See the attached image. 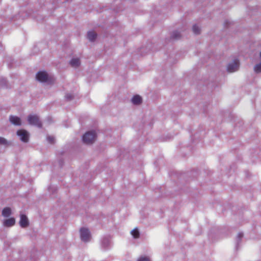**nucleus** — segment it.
Segmentation results:
<instances>
[{"label":"nucleus","instance_id":"obj_3","mask_svg":"<svg viewBox=\"0 0 261 261\" xmlns=\"http://www.w3.org/2000/svg\"><path fill=\"white\" fill-rule=\"evenodd\" d=\"M81 239L84 242H88L90 239V233L89 230L85 228L80 229Z\"/></svg>","mask_w":261,"mask_h":261},{"label":"nucleus","instance_id":"obj_10","mask_svg":"<svg viewBox=\"0 0 261 261\" xmlns=\"http://www.w3.org/2000/svg\"><path fill=\"white\" fill-rule=\"evenodd\" d=\"M142 101L141 97L138 95H135L132 99V101L134 105H140Z\"/></svg>","mask_w":261,"mask_h":261},{"label":"nucleus","instance_id":"obj_2","mask_svg":"<svg viewBox=\"0 0 261 261\" xmlns=\"http://www.w3.org/2000/svg\"><path fill=\"white\" fill-rule=\"evenodd\" d=\"M96 134L94 131L86 133L83 136V141L86 144H92L95 140Z\"/></svg>","mask_w":261,"mask_h":261},{"label":"nucleus","instance_id":"obj_15","mask_svg":"<svg viewBox=\"0 0 261 261\" xmlns=\"http://www.w3.org/2000/svg\"><path fill=\"white\" fill-rule=\"evenodd\" d=\"M192 29L193 33L196 35L199 34L200 32V28L196 25H193Z\"/></svg>","mask_w":261,"mask_h":261},{"label":"nucleus","instance_id":"obj_9","mask_svg":"<svg viewBox=\"0 0 261 261\" xmlns=\"http://www.w3.org/2000/svg\"><path fill=\"white\" fill-rule=\"evenodd\" d=\"M15 220L13 218L8 219L4 222V225L7 227L12 226L15 224Z\"/></svg>","mask_w":261,"mask_h":261},{"label":"nucleus","instance_id":"obj_5","mask_svg":"<svg viewBox=\"0 0 261 261\" xmlns=\"http://www.w3.org/2000/svg\"><path fill=\"white\" fill-rule=\"evenodd\" d=\"M239 61L235 59L232 63H229L227 66V71L229 72H233L238 70L239 67Z\"/></svg>","mask_w":261,"mask_h":261},{"label":"nucleus","instance_id":"obj_13","mask_svg":"<svg viewBox=\"0 0 261 261\" xmlns=\"http://www.w3.org/2000/svg\"><path fill=\"white\" fill-rule=\"evenodd\" d=\"M11 214V210L9 207H5L2 211V215L3 216L7 217H9Z\"/></svg>","mask_w":261,"mask_h":261},{"label":"nucleus","instance_id":"obj_8","mask_svg":"<svg viewBox=\"0 0 261 261\" xmlns=\"http://www.w3.org/2000/svg\"><path fill=\"white\" fill-rule=\"evenodd\" d=\"M9 119L11 123L14 125H20L21 124V120L18 117L11 116Z\"/></svg>","mask_w":261,"mask_h":261},{"label":"nucleus","instance_id":"obj_17","mask_svg":"<svg viewBox=\"0 0 261 261\" xmlns=\"http://www.w3.org/2000/svg\"><path fill=\"white\" fill-rule=\"evenodd\" d=\"M180 36V34L178 32H174L172 35V37L174 39H178Z\"/></svg>","mask_w":261,"mask_h":261},{"label":"nucleus","instance_id":"obj_6","mask_svg":"<svg viewBox=\"0 0 261 261\" xmlns=\"http://www.w3.org/2000/svg\"><path fill=\"white\" fill-rule=\"evenodd\" d=\"M17 135L20 137V140L24 142H28L29 141V135L28 132L23 129L18 130Z\"/></svg>","mask_w":261,"mask_h":261},{"label":"nucleus","instance_id":"obj_21","mask_svg":"<svg viewBox=\"0 0 261 261\" xmlns=\"http://www.w3.org/2000/svg\"><path fill=\"white\" fill-rule=\"evenodd\" d=\"M65 97L67 100H70L72 99L73 96L70 94H67L66 95Z\"/></svg>","mask_w":261,"mask_h":261},{"label":"nucleus","instance_id":"obj_14","mask_svg":"<svg viewBox=\"0 0 261 261\" xmlns=\"http://www.w3.org/2000/svg\"><path fill=\"white\" fill-rule=\"evenodd\" d=\"M131 234L135 239H137L140 236V233L137 228H135L131 231Z\"/></svg>","mask_w":261,"mask_h":261},{"label":"nucleus","instance_id":"obj_19","mask_svg":"<svg viewBox=\"0 0 261 261\" xmlns=\"http://www.w3.org/2000/svg\"><path fill=\"white\" fill-rule=\"evenodd\" d=\"M7 141L5 139L2 137H0V144H6Z\"/></svg>","mask_w":261,"mask_h":261},{"label":"nucleus","instance_id":"obj_20","mask_svg":"<svg viewBox=\"0 0 261 261\" xmlns=\"http://www.w3.org/2000/svg\"><path fill=\"white\" fill-rule=\"evenodd\" d=\"M138 261H150V260L146 257H141L138 259Z\"/></svg>","mask_w":261,"mask_h":261},{"label":"nucleus","instance_id":"obj_16","mask_svg":"<svg viewBox=\"0 0 261 261\" xmlns=\"http://www.w3.org/2000/svg\"><path fill=\"white\" fill-rule=\"evenodd\" d=\"M254 71L257 73L261 72V62L255 66Z\"/></svg>","mask_w":261,"mask_h":261},{"label":"nucleus","instance_id":"obj_11","mask_svg":"<svg viewBox=\"0 0 261 261\" xmlns=\"http://www.w3.org/2000/svg\"><path fill=\"white\" fill-rule=\"evenodd\" d=\"M96 34L93 31H90L87 34L88 38L91 41H94L96 39Z\"/></svg>","mask_w":261,"mask_h":261},{"label":"nucleus","instance_id":"obj_4","mask_svg":"<svg viewBox=\"0 0 261 261\" xmlns=\"http://www.w3.org/2000/svg\"><path fill=\"white\" fill-rule=\"evenodd\" d=\"M28 121L30 124L35 125L39 127L42 126V124L38 117L36 115H30L28 117Z\"/></svg>","mask_w":261,"mask_h":261},{"label":"nucleus","instance_id":"obj_23","mask_svg":"<svg viewBox=\"0 0 261 261\" xmlns=\"http://www.w3.org/2000/svg\"><path fill=\"white\" fill-rule=\"evenodd\" d=\"M260 57L261 58V51H260Z\"/></svg>","mask_w":261,"mask_h":261},{"label":"nucleus","instance_id":"obj_1","mask_svg":"<svg viewBox=\"0 0 261 261\" xmlns=\"http://www.w3.org/2000/svg\"><path fill=\"white\" fill-rule=\"evenodd\" d=\"M36 79L42 83L47 82L52 83L54 79L52 76H49L45 71H39L36 74Z\"/></svg>","mask_w":261,"mask_h":261},{"label":"nucleus","instance_id":"obj_12","mask_svg":"<svg viewBox=\"0 0 261 261\" xmlns=\"http://www.w3.org/2000/svg\"><path fill=\"white\" fill-rule=\"evenodd\" d=\"M70 64L72 67H77L80 65V61L79 59H72L71 60Z\"/></svg>","mask_w":261,"mask_h":261},{"label":"nucleus","instance_id":"obj_22","mask_svg":"<svg viewBox=\"0 0 261 261\" xmlns=\"http://www.w3.org/2000/svg\"><path fill=\"white\" fill-rule=\"evenodd\" d=\"M239 236H240V237L242 236V234H241V233H239Z\"/></svg>","mask_w":261,"mask_h":261},{"label":"nucleus","instance_id":"obj_18","mask_svg":"<svg viewBox=\"0 0 261 261\" xmlns=\"http://www.w3.org/2000/svg\"><path fill=\"white\" fill-rule=\"evenodd\" d=\"M47 141L49 142V143L53 144L54 143V138L53 137L49 136L47 138Z\"/></svg>","mask_w":261,"mask_h":261},{"label":"nucleus","instance_id":"obj_7","mask_svg":"<svg viewBox=\"0 0 261 261\" xmlns=\"http://www.w3.org/2000/svg\"><path fill=\"white\" fill-rule=\"evenodd\" d=\"M19 224L21 227L23 228L26 227L29 225L28 219L25 215L22 214L20 215Z\"/></svg>","mask_w":261,"mask_h":261}]
</instances>
